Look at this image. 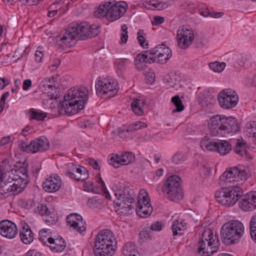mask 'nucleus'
<instances>
[{
  "mask_svg": "<svg viewBox=\"0 0 256 256\" xmlns=\"http://www.w3.org/2000/svg\"><path fill=\"white\" fill-rule=\"evenodd\" d=\"M248 169L243 165H238L228 168L220 177L218 184L221 186H228L226 189L229 190L228 198L234 199L232 206L243 196V192L240 186L248 178Z\"/></svg>",
  "mask_w": 256,
  "mask_h": 256,
  "instance_id": "obj_1",
  "label": "nucleus"
},
{
  "mask_svg": "<svg viewBox=\"0 0 256 256\" xmlns=\"http://www.w3.org/2000/svg\"><path fill=\"white\" fill-rule=\"evenodd\" d=\"M100 26L90 25L87 22H74L72 23L65 34L60 38V45L63 48L71 47L78 40H85L86 38L98 36L100 32Z\"/></svg>",
  "mask_w": 256,
  "mask_h": 256,
  "instance_id": "obj_2",
  "label": "nucleus"
},
{
  "mask_svg": "<svg viewBox=\"0 0 256 256\" xmlns=\"http://www.w3.org/2000/svg\"><path fill=\"white\" fill-rule=\"evenodd\" d=\"M88 90L86 87L69 90L62 102L66 114L73 115L82 110L88 99Z\"/></svg>",
  "mask_w": 256,
  "mask_h": 256,
  "instance_id": "obj_3",
  "label": "nucleus"
},
{
  "mask_svg": "<svg viewBox=\"0 0 256 256\" xmlns=\"http://www.w3.org/2000/svg\"><path fill=\"white\" fill-rule=\"evenodd\" d=\"M116 244L114 234L110 230H103L96 238L94 253L96 256H112L116 251Z\"/></svg>",
  "mask_w": 256,
  "mask_h": 256,
  "instance_id": "obj_4",
  "label": "nucleus"
},
{
  "mask_svg": "<svg viewBox=\"0 0 256 256\" xmlns=\"http://www.w3.org/2000/svg\"><path fill=\"white\" fill-rule=\"evenodd\" d=\"M243 224L238 220L226 222L220 229L222 242L226 245L235 244L240 240L244 233Z\"/></svg>",
  "mask_w": 256,
  "mask_h": 256,
  "instance_id": "obj_5",
  "label": "nucleus"
},
{
  "mask_svg": "<svg viewBox=\"0 0 256 256\" xmlns=\"http://www.w3.org/2000/svg\"><path fill=\"white\" fill-rule=\"evenodd\" d=\"M128 8V4L124 1L118 2L114 4L112 2H106L100 5L94 12V15L98 18L106 17L108 21L113 22L124 16Z\"/></svg>",
  "mask_w": 256,
  "mask_h": 256,
  "instance_id": "obj_6",
  "label": "nucleus"
},
{
  "mask_svg": "<svg viewBox=\"0 0 256 256\" xmlns=\"http://www.w3.org/2000/svg\"><path fill=\"white\" fill-rule=\"evenodd\" d=\"M220 241L218 235H214L210 229L205 230L198 244L199 256H210L216 252L220 247Z\"/></svg>",
  "mask_w": 256,
  "mask_h": 256,
  "instance_id": "obj_7",
  "label": "nucleus"
},
{
  "mask_svg": "<svg viewBox=\"0 0 256 256\" xmlns=\"http://www.w3.org/2000/svg\"><path fill=\"white\" fill-rule=\"evenodd\" d=\"M114 192L116 198L114 202L118 207L117 210L120 214H127L132 210L131 204L135 200L134 192L128 187H120L116 188Z\"/></svg>",
  "mask_w": 256,
  "mask_h": 256,
  "instance_id": "obj_8",
  "label": "nucleus"
},
{
  "mask_svg": "<svg viewBox=\"0 0 256 256\" xmlns=\"http://www.w3.org/2000/svg\"><path fill=\"white\" fill-rule=\"evenodd\" d=\"M181 178L177 175L169 176L163 185L162 190L170 200L177 202L182 199L184 192L180 186Z\"/></svg>",
  "mask_w": 256,
  "mask_h": 256,
  "instance_id": "obj_9",
  "label": "nucleus"
},
{
  "mask_svg": "<svg viewBox=\"0 0 256 256\" xmlns=\"http://www.w3.org/2000/svg\"><path fill=\"white\" fill-rule=\"evenodd\" d=\"M8 180L18 182L19 186L24 188L28 182L27 166L24 164L17 163L10 172H8Z\"/></svg>",
  "mask_w": 256,
  "mask_h": 256,
  "instance_id": "obj_10",
  "label": "nucleus"
},
{
  "mask_svg": "<svg viewBox=\"0 0 256 256\" xmlns=\"http://www.w3.org/2000/svg\"><path fill=\"white\" fill-rule=\"evenodd\" d=\"M96 89L97 94L101 97L104 96L112 97L118 92V86L114 80L104 78L98 80Z\"/></svg>",
  "mask_w": 256,
  "mask_h": 256,
  "instance_id": "obj_11",
  "label": "nucleus"
},
{
  "mask_svg": "<svg viewBox=\"0 0 256 256\" xmlns=\"http://www.w3.org/2000/svg\"><path fill=\"white\" fill-rule=\"evenodd\" d=\"M219 104L224 109H230L235 107L238 102L236 92L231 89H224L218 96Z\"/></svg>",
  "mask_w": 256,
  "mask_h": 256,
  "instance_id": "obj_12",
  "label": "nucleus"
},
{
  "mask_svg": "<svg viewBox=\"0 0 256 256\" xmlns=\"http://www.w3.org/2000/svg\"><path fill=\"white\" fill-rule=\"evenodd\" d=\"M139 194L140 195L138 196V202L136 209V214L142 218H146L150 216L152 211L150 199L145 190H140Z\"/></svg>",
  "mask_w": 256,
  "mask_h": 256,
  "instance_id": "obj_13",
  "label": "nucleus"
},
{
  "mask_svg": "<svg viewBox=\"0 0 256 256\" xmlns=\"http://www.w3.org/2000/svg\"><path fill=\"white\" fill-rule=\"evenodd\" d=\"M194 38L192 30L184 26L179 27L176 32V39L178 46L182 49L188 48L192 44Z\"/></svg>",
  "mask_w": 256,
  "mask_h": 256,
  "instance_id": "obj_14",
  "label": "nucleus"
},
{
  "mask_svg": "<svg viewBox=\"0 0 256 256\" xmlns=\"http://www.w3.org/2000/svg\"><path fill=\"white\" fill-rule=\"evenodd\" d=\"M22 187H20L18 182L12 180H8V177L0 182V198L7 197L8 194H16L21 192Z\"/></svg>",
  "mask_w": 256,
  "mask_h": 256,
  "instance_id": "obj_15",
  "label": "nucleus"
},
{
  "mask_svg": "<svg viewBox=\"0 0 256 256\" xmlns=\"http://www.w3.org/2000/svg\"><path fill=\"white\" fill-rule=\"evenodd\" d=\"M134 160L135 156L132 152H126L122 154L120 156L113 154L109 156L108 161L110 164L115 168H118L120 166L130 164Z\"/></svg>",
  "mask_w": 256,
  "mask_h": 256,
  "instance_id": "obj_16",
  "label": "nucleus"
},
{
  "mask_svg": "<svg viewBox=\"0 0 256 256\" xmlns=\"http://www.w3.org/2000/svg\"><path fill=\"white\" fill-rule=\"evenodd\" d=\"M224 115H216L210 118L208 126L210 135L212 136H224Z\"/></svg>",
  "mask_w": 256,
  "mask_h": 256,
  "instance_id": "obj_17",
  "label": "nucleus"
},
{
  "mask_svg": "<svg viewBox=\"0 0 256 256\" xmlns=\"http://www.w3.org/2000/svg\"><path fill=\"white\" fill-rule=\"evenodd\" d=\"M145 52L150 55H156L157 62L160 64H165L172 56L171 50L164 44H159L152 50H147Z\"/></svg>",
  "mask_w": 256,
  "mask_h": 256,
  "instance_id": "obj_18",
  "label": "nucleus"
},
{
  "mask_svg": "<svg viewBox=\"0 0 256 256\" xmlns=\"http://www.w3.org/2000/svg\"><path fill=\"white\" fill-rule=\"evenodd\" d=\"M66 176L78 181H84L88 178V171L84 166H78L74 164L69 165Z\"/></svg>",
  "mask_w": 256,
  "mask_h": 256,
  "instance_id": "obj_19",
  "label": "nucleus"
},
{
  "mask_svg": "<svg viewBox=\"0 0 256 256\" xmlns=\"http://www.w3.org/2000/svg\"><path fill=\"white\" fill-rule=\"evenodd\" d=\"M66 220L70 227H72L80 234H84L86 224L81 216L76 213H72L67 216Z\"/></svg>",
  "mask_w": 256,
  "mask_h": 256,
  "instance_id": "obj_20",
  "label": "nucleus"
},
{
  "mask_svg": "<svg viewBox=\"0 0 256 256\" xmlns=\"http://www.w3.org/2000/svg\"><path fill=\"white\" fill-rule=\"evenodd\" d=\"M18 232L16 224L9 220L0 222V234L4 237L12 239L16 237Z\"/></svg>",
  "mask_w": 256,
  "mask_h": 256,
  "instance_id": "obj_21",
  "label": "nucleus"
},
{
  "mask_svg": "<svg viewBox=\"0 0 256 256\" xmlns=\"http://www.w3.org/2000/svg\"><path fill=\"white\" fill-rule=\"evenodd\" d=\"M28 146L30 148V152L36 153L47 150L50 148V144L46 136H42L32 141Z\"/></svg>",
  "mask_w": 256,
  "mask_h": 256,
  "instance_id": "obj_22",
  "label": "nucleus"
},
{
  "mask_svg": "<svg viewBox=\"0 0 256 256\" xmlns=\"http://www.w3.org/2000/svg\"><path fill=\"white\" fill-rule=\"evenodd\" d=\"M62 181L60 177L55 174L48 178L42 183L44 190L48 192H54L58 191L60 188Z\"/></svg>",
  "mask_w": 256,
  "mask_h": 256,
  "instance_id": "obj_23",
  "label": "nucleus"
},
{
  "mask_svg": "<svg viewBox=\"0 0 256 256\" xmlns=\"http://www.w3.org/2000/svg\"><path fill=\"white\" fill-rule=\"evenodd\" d=\"M20 236L22 242L26 244H31L34 239V234L28 224L22 221L20 224Z\"/></svg>",
  "mask_w": 256,
  "mask_h": 256,
  "instance_id": "obj_24",
  "label": "nucleus"
},
{
  "mask_svg": "<svg viewBox=\"0 0 256 256\" xmlns=\"http://www.w3.org/2000/svg\"><path fill=\"white\" fill-rule=\"evenodd\" d=\"M240 208L244 211L250 212L256 209V192L244 196L238 202Z\"/></svg>",
  "mask_w": 256,
  "mask_h": 256,
  "instance_id": "obj_25",
  "label": "nucleus"
},
{
  "mask_svg": "<svg viewBox=\"0 0 256 256\" xmlns=\"http://www.w3.org/2000/svg\"><path fill=\"white\" fill-rule=\"evenodd\" d=\"M224 136L226 134H235L239 131V124L235 118L224 116Z\"/></svg>",
  "mask_w": 256,
  "mask_h": 256,
  "instance_id": "obj_26",
  "label": "nucleus"
},
{
  "mask_svg": "<svg viewBox=\"0 0 256 256\" xmlns=\"http://www.w3.org/2000/svg\"><path fill=\"white\" fill-rule=\"evenodd\" d=\"M229 192V190L226 189V187L218 190L214 194L216 201L222 205L232 206L234 199L233 198V200L231 199L230 200V199L228 198V195L230 194Z\"/></svg>",
  "mask_w": 256,
  "mask_h": 256,
  "instance_id": "obj_27",
  "label": "nucleus"
},
{
  "mask_svg": "<svg viewBox=\"0 0 256 256\" xmlns=\"http://www.w3.org/2000/svg\"><path fill=\"white\" fill-rule=\"evenodd\" d=\"M249 146L248 144L242 139H238L236 142L234 151L236 154L247 159L248 157V149Z\"/></svg>",
  "mask_w": 256,
  "mask_h": 256,
  "instance_id": "obj_28",
  "label": "nucleus"
},
{
  "mask_svg": "<svg viewBox=\"0 0 256 256\" xmlns=\"http://www.w3.org/2000/svg\"><path fill=\"white\" fill-rule=\"evenodd\" d=\"M48 242L50 244V248L54 252H62L66 246V243L62 238L60 239H54L49 237L48 238Z\"/></svg>",
  "mask_w": 256,
  "mask_h": 256,
  "instance_id": "obj_29",
  "label": "nucleus"
},
{
  "mask_svg": "<svg viewBox=\"0 0 256 256\" xmlns=\"http://www.w3.org/2000/svg\"><path fill=\"white\" fill-rule=\"evenodd\" d=\"M234 59L240 66L245 68H250L253 63V60L250 56L243 54H236L234 56Z\"/></svg>",
  "mask_w": 256,
  "mask_h": 256,
  "instance_id": "obj_30",
  "label": "nucleus"
},
{
  "mask_svg": "<svg viewBox=\"0 0 256 256\" xmlns=\"http://www.w3.org/2000/svg\"><path fill=\"white\" fill-rule=\"evenodd\" d=\"M186 228V224L184 220H175L172 226L173 236L182 235Z\"/></svg>",
  "mask_w": 256,
  "mask_h": 256,
  "instance_id": "obj_31",
  "label": "nucleus"
},
{
  "mask_svg": "<svg viewBox=\"0 0 256 256\" xmlns=\"http://www.w3.org/2000/svg\"><path fill=\"white\" fill-rule=\"evenodd\" d=\"M144 6L152 10H160L164 9L168 6V4L162 1L152 0L149 2H146V5L142 4Z\"/></svg>",
  "mask_w": 256,
  "mask_h": 256,
  "instance_id": "obj_32",
  "label": "nucleus"
},
{
  "mask_svg": "<svg viewBox=\"0 0 256 256\" xmlns=\"http://www.w3.org/2000/svg\"><path fill=\"white\" fill-rule=\"evenodd\" d=\"M148 126V124L143 122L138 121L136 122L132 123L130 124L128 128L122 130L121 128L118 130L119 135L122 132H130L132 131L138 130L142 128H146Z\"/></svg>",
  "mask_w": 256,
  "mask_h": 256,
  "instance_id": "obj_33",
  "label": "nucleus"
},
{
  "mask_svg": "<svg viewBox=\"0 0 256 256\" xmlns=\"http://www.w3.org/2000/svg\"><path fill=\"white\" fill-rule=\"evenodd\" d=\"M232 150L231 144L225 140H218L217 142L216 151L222 155H226Z\"/></svg>",
  "mask_w": 256,
  "mask_h": 256,
  "instance_id": "obj_34",
  "label": "nucleus"
},
{
  "mask_svg": "<svg viewBox=\"0 0 256 256\" xmlns=\"http://www.w3.org/2000/svg\"><path fill=\"white\" fill-rule=\"evenodd\" d=\"M144 102L140 99H134L131 104V108L133 112L138 116H142L144 114L142 106Z\"/></svg>",
  "mask_w": 256,
  "mask_h": 256,
  "instance_id": "obj_35",
  "label": "nucleus"
},
{
  "mask_svg": "<svg viewBox=\"0 0 256 256\" xmlns=\"http://www.w3.org/2000/svg\"><path fill=\"white\" fill-rule=\"evenodd\" d=\"M28 115L30 120H36L38 121H42L46 117L45 112L34 108L30 109Z\"/></svg>",
  "mask_w": 256,
  "mask_h": 256,
  "instance_id": "obj_36",
  "label": "nucleus"
},
{
  "mask_svg": "<svg viewBox=\"0 0 256 256\" xmlns=\"http://www.w3.org/2000/svg\"><path fill=\"white\" fill-rule=\"evenodd\" d=\"M128 64V60L121 59L115 62L116 70L119 76H122Z\"/></svg>",
  "mask_w": 256,
  "mask_h": 256,
  "instance_id": "obj_37",
  "label": "nucleus"
},
{
  "mask_svg": "<svg viewBox=\"0 0 256 256\" xmlns=\"http://www.w3.org/2000/svg\"><path fill=\"white\" fill-rule=\"evenodd\" d=\"M147 58V54H139L134 59V65L136 68L140 71L142 70L146 66V60Z\"/></svg>",
  "mask_w": 256,
  "mask_h": 256,
  "instance_id": "obj_38",
  "label": "nucleus"
},
{
  "mask_svg": "<svg viewBox=\"0 0 256 256\" xmlns=\"http://www.w3.org/2000/svg\"><path fill=\"white\" fill-rule=\"evenodd\" d=\"M102 204V200L98 196H94L90 198L87 202L88 206L92 209L99 208Z\"/></svg>",
  "mask_w": 256,
  "mask_h": 256,
  "instance_id": "obj_39",
  "label": "nucleus"
},
{
  "mask_svg": "<svg viewBox=\"0 0 256 256\" xmlns=\"http://www.w3.org/2000/svg\"><path fill=\"white\" fill-rule=\"evenodd\" d=\"M246 132L249 137L256 138V122H252L246 124Z\"/></svg>",
  "mask_w": 256,
  "mask_h": 256,
  "instance_id": "obj_40",
  "label": "nucleus"
},
{
  "mask_svg": "<svg viewBox=\"0 0 256 256\" xmlns=\"http://www.w3.org/2000/svg\"><path fill=\"white\" fill-rule=\"evenodd\" d=\"M135 246L132 242H128L126 244L123 248L122 255L131 256V254H135Z\"/></svg>",
  "mask_w": 256,
  "mask_h": 256,
  "instance_id": "obj_41",
  "label": "nucleus"
},
{
  "mask_svg": "<svg viewBox=\"0 0 256 256\" xmlns=\"http://www.w3.org/2000/svg\"><path fill=\"white\" fill-rule=\"evenodd\" d=\"M145 35L143 30H139L137 32V39L140 45L142 47L146 48H148V43L146 42Z\"/></svg>",
  "mask_w": 256,
  "mask_h": 256,
  "instance_id": "obj_42",
  "label": "nucleus"
},
{
  "mask_svg": "<svg viewBox=\"0 0 256 256\" xmlns=\"http://www.w3.org/2000/svg\"><path fill=\"white\" fill-rule=\"evenodd\" d=\"M172 102L176 106V108L172 110V112L174 113L177 112H182L184 109L182 100L178 95L174 96L172 98Z\"/></svg>",
  "mask_w": 256,
  "mask_h": 256,
  "instance_id": "obj_43",
  "label": "nucleus"
},
{
  "mask_svg": "<svg viewBox=\"0 0 256 256\" xmlns=\"http://www.w3.org/2000/svg\"><path fill=\"white\" fill-rule=\"evenodd\" d=\"M186 160L184 154L182 152H177L172 158V162L176 164H182Z\"/></svg>",
  "mask_w": 256,
  "mask_h": 256,
  "instance_id": "obj_44",
  "label": "nucleus"
},
{
  "mask_svg": "<svg viewBox=\"0 0 256 256\" xmlns=\"http://www.w3.org/2000/svg\"><path fill=\"white\" fill-rule=\"evenodd\" d=\"M210 68L215 72H220L224 70L226 67L224 62H214L209 64Z\"/></svg>",
  "mask_w": 256,
  "mask_h": 256,
  "instance_id": "obj_45",
  "label": "nucleus"
},
{
  "mask_svg": "<svg viewBox=\"0 0 256 256\" xmlns=\"http://www.w3.org/2000/svg\"><path fill=\"white\" fill-rule=\"evenodd\" d=\"M50 230L47 228H44L41 230L38 233L39 240L43 242H46L48 241V238L51 237Z\"/></svg>",
  "mask_w": 256,
  "mask_h": 256,
  "instance_id": "obj_46",
  "label": "nucleus"
},
{
  "mask_svg": "<svg viewBox=\"0 0 256 256\" xmlns=\"http://www.w3.org/2000/svg\"><path fill=\"white\" fill-rule=\"evenodd\" d=\"M140 238L142 242L146 241L148 240L151 239V230L148 228H143L140 233Z\"/></svg>",
  "mask_w": 256,
  "mask_h": 256,
  "instance_id": "obj_47",
  "label": "nucleus"
},
{
  "mask_svg": "<svg viewBox=\"0 0 256 256\" xmlns=\"http://www.w3.org/2000/svg\"><path fill=\"white\" fill-rule=\"evenodd\" d=\"M122 29V33L120 36V43L122 44H126L128 38V26L126 24H123L121 26Z\"/></svg>",
  "mask_w": 256,
  "mask_h": 256,
  "instance_id": "obj_48",
  "label": "nucleus"
},
{
  "mask_svg": "<svg viewBox=\"0 0 256 256\" xmlns=\"http://www.w3.org/2000/svg\"><path fill=\"white\" fill-rule=\"evenodd\" d=\"M98 182L101 188V191L102 192V194L104 196V197L110 200V195L108 190H107L104 181L102 180V178H98Z\"/></svg>",
  "mask_w": 256,
  "mask_h": 256,
  "instance_id": "obj_49",
  "label": "nucleus"
},
{
  "mask_svg": "<svg viewBox=\"0 0 256 256\" xmlns=\"http://www.w3.org/2000/svg\"><path fill=\"white\" fill-rule=\"evenodd\" d=\"M210 98L206 97L204 94H200L198 96V102L203 107H206L210 104Z\"/></svg>",
  "mask_w": 256,
  "mask_h": 256,
  "instance_id": "obj_50",
  "label": "nucleus"
},
{
  "mask_svg": "<svg viewBox=\"0 0 256 256\" xmlns=\"http://www.w3.org/2000/svg\"><path fill=\"white\" fill-rule=\"evenodd\" d=\"M84 188L86 191L88 192H94L98 193V192L94 188L93 182H88L84 184Z\"/></svg>",
  "mask_w": 256,
  "mask_h": 256,
  "instance_id": "obj_51",
  "label": "nucleus"
},
{
  "mask_svg": "<svg viewBox=\"0 0 256 256\" xmlns=\"http://www.w3.org/2000/svg\"><path fill=\"white\" fill-rule=\"evenodd\" d=\"M250 234L256 232V214L253 216L250 222Z\"/></svg>",
  "mask_w": 256,
  "mask_h": 256,
  "instance_id": "obj_52",
  "label": "nucleus"
},
{
  "mask_svg": "<svg viewBox=\"0 0 256 256\" xmlns=\"http://www.w3.org/2000/svg\"><path fill=\"white\" fill-rule=\"evenodd\" d=\"M164 227V225L162 224L161 222H154L150 227V230H154V231H160Z\"/></svg>",
  "mask_w": 256,
  "mask_h": 256,
  "instance_id": "obj_53",
  "label": "nucleus"
},
{
  "mask_svg": "<svg viewBox=\"0 0 256 256\" xmlns=\"http://www.w3.org/2000/svg\"><path fill=\"white\" fill-rule=\"evenodd\" d=\"M146 80L148 84H152L155 80V74L153 71H150L146 74Z\"/></svg>",
  "mask_w": 256,
  "mask_h": 256,
  "instance_id": "obj_54",
  "label": "nucleus"
},
{
  "mask_svg": "<svg viewBox=\"0 0 256 256\" xmlns=\"http://www.w3.org/2000/svg\"><path fill=\"white\" fill-rule=\"evenodd\" d=\"M39 214L41 216H47L49 215L50 212L48 208L44 204L40 205V206L38 207Z\"/></svg>",
  "mask_w": 256,
  "mask_h": 256,
  "instance_id": "obj_55",
  "label": "nucleus"
},
{
  "mask_svg": "<svg viewBox=\"0 0 256 256\" xmlns=\"http://www.w3.org/2000/svg\"><path fill=\"white\" fill-rule=\"evenodd\" d=\"M10 96L9 92H5L1 97L0 101V112H1L4 108L6 100Z\"/></svg>",
  "mask_w": 256,
  "mask_h": 256,
  "instance_id": "obj_56",
  "label": "nucleus"
},
{
  "mask_svg": "<svg viewBox=\"0 0 256 256\" xmlns=\"http://www.w3.org/2000/svg\"><path fill=\"white\" fill-rule=\"evenodd\" d=\"M246 85L248 86H254L256 85V77L254 76L252 78H247L244 81Z\"/></svg>",
  "mask_w": 256,
  "mask_h": 256,
  "instance_id": "obj_57",
  "label": "nucleus"
},
{
  "mask_svg": "<svg viewBox=\"0 0 256 256\" xmlns=\"http://www.w3.org/2000/svg\"><path fill=\"white\" fill-rule=\"evenodd\" d=\"M206 146V150H216L217 142H214L210 141L208 144Z\"/></svg>",
  "mask_w": 256,
  "mask_h": 256,
  "instance_id": "obj_58",
  "label": "nucleus"
},
{
  "mask_svg": "<svg viewBox=\"0 0 256 256\" xmlns=\"http://www.w3.org/2000/svg\"><path fill=\"white\" fill-rule=\"evenodd\" d=\"M52 80L50 78H44L40 83V86L46 87V85L48 86V88H52V86L50 84Z\"/></svg>",
  "mask_w": 256,
  "mask_h": 256,
  "instance_id": "obj_59",
  "label": "nucleus"
},
{
  "mask_svg": "<svg viewBox=\"0 0 256 256\" xmlns=\"http://www.w3.org/2000/svg\"><path fill=\"white\" fill-rule=\"evenodd\" d=\"M87 162L95 170H99L100 168L98 162L92 158H88L87 159Z\"/></svg>",
  "mask_w": 256,
  "mask_h": 256,
  "instance_id": "obj_60",
  "label": "nucleus"
},
{
  "mask_svg": "<svg viewBox=\"0 0 256 256\" xmlns=\"http://www.w3.org/2000/svg\"><path fill=\"white\" fill-rule=\"evenodd\" d=\"M210 141H209L208 140V138L207 137V136H205L204 138H203L201 142H200V146L201 147V148L204 150H206V146L208 143L210 142Z\"/></svg>",
  "mask_w": 256,
  "mask_h": 256,
  "instance_id": "obj_61",
  "label": "nucleus"
},
{
  "mask_svg": "<svg viewBox=\"0 0 256 256\" xmlns=\"http://www.w3.org/2000/svg\"><path fill=\"white\" fill-rule=\"evenodd\" d=\"M10 84L9 80L4 78H0V90H3L6 86Z\"/></svg>",
  "mask_w": 256,
  "mask_h": 256,
  "instance_id": "obj_62",
  "label": "nucleus"
},
{
  "mask_svg": "<svg viewBox=\"0 0 256 256\" xmlns=\"http://www.w3.org/2000/svg\"><path fill=\"white\" fill-rule=\"evenodd\" d=\"M25 256H42V254L35 250H30L26 254Z\"/></svg>",
  "mask_w": 256,
  "mask_h": 256,
  "instance_id": "obj_63",
  "label": "nucleus"
},
{
  "mask_svg": "<svg viewBox=\"0 0 256 256\" xmlns=\"http://www.w3.org/2000/svg\"><path fill=\"white\" fill-rule=\"evenodd\" d=\"M32 82L30 80L26 79L23 82L22 89L27 90L32 86Z\"/></svg>",
  "mask_w": 256,
  "mask_h": 256,
  "instance_id": "obj_64",
  "label": "nucleus"
}]
</instances>
